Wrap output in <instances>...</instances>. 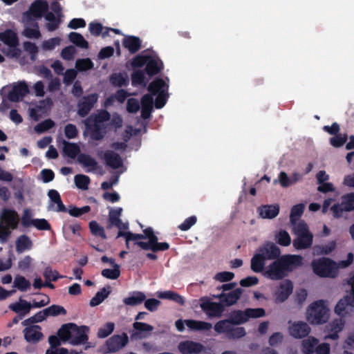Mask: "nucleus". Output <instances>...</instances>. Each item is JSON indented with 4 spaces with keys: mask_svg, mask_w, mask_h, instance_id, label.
<instances>
[{
    "mask_svg": "<svg viewBox=\"0 0 354 354\" xmlns=\"http://www.w3.org/2000/svg\"><path fill=\"white\" fill-rule=\"evenodd\" d=\"M113 225L119 228L117 237H124L128 248H130L131 244L137 245L142 250H151L153 252L164 251L169 248L167 243L158 242V238L153 234L151 228L145 230L143 234H138L128 231V225L122 221L118 222V224Z\"/></svg>",
    "mask_w": 354,
    "mask_h": 354,
    "instance_id": "f257e3e1",
    "label": "nucleus"
},
{
    "mask_svg": "<svg viewBox=\"0 0 354 354\" xmlns=\"http://www.w3.org/2000/svg\"><path fill=\"white\" fill-rule=\"evenodd\" d=\"M168 85L161 79H157L152 82L148 87L151 94L145 95L141 101L142 116L143 118L149 117L153 104V97H156L155 106L157 109L163 107L166 103Z\"/></svg>",
    "mask_w": 354,
    "mask_h": 354,
    "instance_id": "f03ea898",
    "label": "nucleus"
},
{
    "mask_svg": "<svg viewBox=\"0 0 354 354\" xmlns=\"http://www.w3.org/2000/svg\"><path fill=\"white\" fill-rule=\"evenodd\" d=\"M88 328L86 326H78L75 324L69 323L63 325L57 332V335L64 342H68L72 345L86 344V349L92 347L88 340Z\"/></svg>",
    "mask_w": 354,
    "mask_h": 354,
    "instance_id": "7ed1b4c3",
    "label": "nucleus"
},
{
    "mask_svg": "<svg viewBox=\"0 0 354 354\" xmlns=\"http://www.w3.org/2000/svg\"><path fill=\"white\" fill-rule=\"evenodd\" d=\"M330 317V304L324 299L316 300L306 308L305 318L312 325H322L327 323Z\"/></svg>",
    "mask_w": 354,
    "mask_h": 354,
    "instance_id": "20e7f679",
    "label": "nucleus"
},
{
    "mask_svg": "<svg viewBox=\"0 0 354 354\" xmlns=\"http://www.w3.org/2000/svg\"><path fill=\"white\" fill-rule=\"evenodd\" d=\"M281 254L279 248L271 241H266L257 250L251 259V269L255 272H261L266 260L277 259Z\"/></svg>",
    "mask_w": 354,
    "mask_h": 354,
    "instance_id": "39448f33",
    "label": "nucleus"
},
{
    "mask_svg": "<svg viewBox=\"0 0 354 354\" xmlns=\"http://www.w3.org/2000/svg\"><path fill=\"white\" fill-rule=\"evenodd\" d=\"M109 114L106 111H102L95 118L90 117L85 121L86 133L91 134L93 140L102 139L106 133V122L109 119Z\"/></svg>",
    "mask_w": 354,
    "mask_h": 354,
    "instance_id": "423d86ee",
    "label": "nucleus"
},
{
    "mask_svg": "<svg viewBox=\"0 0 354 354\" xmlns=\"http://www.w3.org/2000/svg\"><path fill=\"white\" fill-rule=\"evenodd\" d=\"M292 232L296 236L293 240V246L297 250L306 249L313 243V234L304 221L295 223L292 227Z\"/></svg>",
    "mask_w": 354,
    "mask_h": 354,
    "instance_id": "0eeeda50",
    "label": "nucleus"
},
{
    "mask_svg": "<svg viewBox=\"0 0 354 354\" xmlns=\"http://www.w3.org/2000/svg\"><path fill=\"white\" fill-rule=\"evenodd\" d=\"M0 40L5 45L2 52L6 56L12 59H17L20 57L21 50L18 47L19 39L14 31L7 30L1 32Z\"/></svg>",
    "mask_w": 354,
    "mask_h": 354,
    "instance_id": "6e6552de",
    "label": "nucleus"
},
{
    "mask_svg": "<svg viewBox=\"0 0 354 354\" xmlns=\"http://www.w3.org/2000/svg\"><path fill=\"white\" fill-rule=\"evenodd\" d=\"M19 218L17 213L13 210L5 209L1 214L2 224H0V241H6L10 234V230L17 228Z\"/></svg>",
    "mask_w": 354,
    "mask_h": 354,
    "instance_id": "1a4fd4ad",
    "label": "nucleus"
},
{
    "mask_svg": "<svg viewBox=\"0 0 354 354\" xmlns=\"http://www.w3.org/2000/svg\"><path fill=\"white\" fill-rule=\"evenodd\" d=\"M336 266V262L328 258L315 259L311 263L313 272L320 277H335Z\"/></svg>",
    "mask_w": 354,
    "mask_h": 354,
    "instance_id": "9d476101",
    "label": "nucleus"
},
{
    "mask_svg": "<svg viewBox=\"0 0 354 354\" xmlns=\"http://www.w3.org/2000/svg\"><path fill=\"white\" fill-rule=\"evenodd\" d=\"M28 93V85L24 82H18L3 87L1 95L12 102L21 100Z\"/></svg>",
    "mask_w": 354,
    "mask_h": 354,
    "instance_id": "9b49d317",
    "label": "nucleus"
},
{
    "mask_svg": "<svg viewBox=\"0 0 354 354\" xmlns=\"http://www.w3.org/2000/svg\"><path fill=\"white\" fill-rule=\"evenodd\" d=\"M351 290L347 294L340 299L334 308L336 315L344 317L348 314L351 308H354V274L348 280Z\"/></svg>",
    "mask_w": 354,
    "mask_h": 354,
    "instance_id": "f8f14e48",
    "label": "nucleus"
},
{
    "mask_svg": "<svg viewBox=\"0 0 354 354\" xmlns=\"http://www.w3.org/2000/svg\"><path fill=\"white\" fill-rule=\"evenodd\" d=\"M330 211L335 218L342 217L344 212H354V192L342 196L341 202L333 204Z\"/></svg>",
    "mask_w": 354,
    "mask_h": 354,
    "instance_id": "ddd939ff",
    "label": "nucleus"
},
{
    "mask_svg": "<svg viewBox=\"0 0 354 354\" xmlns=\"http://www.w3.org/2000/svg\"><path fill=\"white\" fill-rule=\"evenodd\" d=\"M293 289V283L289 279L283 280L277 283L272 293L274 302L277 304L285 302L292 294Z\"/></svg>",
    "mask_w": 354,
    "mask_h": 354,
    "instance_id": "4468645a",
    "label": "nucleus"
},
{
    "mask_svg": "<svg viewBox=\"0 0 354 354\" xmlns=\"http://www.w3.org/2000/svg\"><path fill=\"white\" fill-rule=\"evenodd\" d=\"M145 64L149 75L158 73L162 65L161 61L156 56H138L133 62L135 67H140Z\"/></svg>",
    "mask_w": 354,
    "mask_h": 354,
    "instance_id": "2eb2a0df",
    "label": "nucleus"
},
{
    "mask_svg": "<svg viewBox=\"0 0 354 354\" xmlns=\"http://www.w3.org/2000/svg\"><path fill=\"white\" fill-rule=\"evenodd\" d=\"M265 315V310L261 308H248L243 311L234 312L231 315V321L235 324H241L252 318H259Z\"/></svg>",
    "mask_w": 354,
    "mask_h": 354,
    "instance_id": "dca6fc26",
    "label": "nucleus"
},
{
    "mask_svg": "<svg viewBox=\"0 0 354 354\" xmlns=\"http://www.w3.org/2000/svg\"><path fill=\"white\" fill-rule=\"evenodd\" d=\"M175 326L179 332L184 331L185 326L190 330L195 331L209 330L212 327V325L210 323L194 319H178L175 322Z\"/></svg>",
    "mask_w": 354,
    "mask_h": 354,
    "instance_id": "f3484780",
    "label": "nucleus"
},
{
    "mask_svg": "<svg viewBox=\"0 0 354 354\" xmlns=\"http://www.w3.org/2000/svg\"><path fill=\"white\" fill-rule=\"evenodd\" d=\"M261 272L264 277L271 280H279L287 275L279 259L264 266Z\"/></svg>",
    "mask_w": 354,
    "mask_h": 354,
    "instance_id": "a211bd4d",
    "label": "nucleus"
},
{
    "mask_svg": "<svg viewBox=\"0 0 354 354\" xmlns=\"http://www.w3.org/2000/svg\"><path fill=\"white\" fill-rule=\"evenodd\" d=\"M128 341V336L125 333L113 335L106 342L102 351L104 353L116 352L125 346Z\"/></svg>",
    "mask_w": 354,
    "mask_h": 354,
    "instance_id": "6ab92c4d",
    "label": "nucleus"
},
{
    "mask_svg": "<svg viewBox=\"0 0 354 354\" xmlns=\"http://www.w3.org/2000/svg\"><path fill=\"white\" fill-rule=\"evenodd\" d=\"M48 9V3L44 1H37L30 6L28 11L23 15L26 21L28 20L37 21L40 19L42 14Z\"/></svg>",
    "mask_w": 354,
    "mask_h": 354,
    "instance_id": "aec40b11",
    "label": "nucleus"
},
{
    "mask_svg": "<svg viewBox=\"0 0 354 354\" xmlns=\"http://www.w3.org/2000/svg\"><path fill=\"white\" fill-rule=\"evenodd\" d=\"M178 349L182 354H200L205 351V348L199 342L185 340L178 344Z\"/></svg>",
    "mask_w": 354,
    "mask_h": 354,
    "instance_id": "412c9836",
    "label": "nucleus"
},
{
    "mask_svg": "<svg viewBox=\"0 0 354 354\" xmlns=\"http://www.w3.org/2000/svg\"><path fill=\"white\" fill-rule=\"evenodd\" d=\"M344 321L342 318L335 319L330 322L325 328L327 333L324 339L336 340L339 338V333L343 330Z\"/></svg>",
    "mask_w": 354,
    "mask_h": 354,
    "instance_id": "4be33fe9",
    "label": "nucleus"
},
{
    "mask_svg": "<svg viewBox=\"0 0 354 354\" xmlns=\"http://www.w3.org/2000/svg\"><path fill=\"white\" fill-rule=\"evenodd\" d=\"M288 331L290 335L295 338H302L307 336L311 331L309 325L301 321L295 322L289 326Z\"/></svg>",
    "mask_w": 354,
    "mask_h": 354,
    "instance_id": "5701e85b",
    "label": "nucleus"
},
{
    "mask_svg": "<svg viewBox=\"0 0 354 354\" xmlns=\"http://www.w3.org/2000/svg\"><path fill=\"white\" fill-rule=\"evenodd\" d=\"M286 274L302 264L303 258L300 255L287 254L279 258Z\"/></svg>",
    "mask_w": 354,
    "mask_h": 354,
    "instance_id": "b1692460",
    "label": "nucleus"
},
{
    "mask_svg": "<svg viewBox=\"0 0 354 354\" xmlns=\"http://www.w3.org/2000/svg\"><path fill=\"white\" fill-rule=\"evenodd\" d=\"M134 331L132 333L131 339H142L148 337L153 330V327L146 323L135 322L133 324Z\"/></svg>",
    "mask_w": 354,
    "mask_h": 354,
    "instance_id": "393cba45",
    "label": "nucleus"
},
{
    "mask_svg": "<svg viewBox=\"0 0 354 354\" xmlns=\"http://www.w3.org/2000/svg\"><path fill=\"white\" fill-rule=\"evenodd\" d=\"M22 21L24 26L23 35L32 39H38L41 37V32L36 21L28 20L26 21L24 18H22Z\"/></svg>",
    "mask_w": 354,
    "mask_h": 354,
    "instance_id": "a878e982",
    "label": "nucleus"
},
{
    "mask_svg": "<svg viewBox=\"0 0 354 354\" xmlns=\"http://www.w3.org/2000/svg\"><path fill=\"white\" fill-rule=\"evenodd\" d=\"M200 306L209 317L219 316L222 311L221 304L212 302L206 298L201 299Z\"/></svg>",
    "mask_w": 354,
    "mask_h": 354,
    "instance_id": "bb28decb",
    "label": "nucleus"
},
{
    "mask_svg": "<svg viewBox=\"0 0 354 354\" xmlns=\"http://www.w3.org/2000/svg\"><path fill=\"white\" fill-rule=\"evenodd\" d=\"M48 196L50 199L49 209L55 212H65L66 207L63 204L59 194L55 189L48 191Z\"/></svg>",
    "mask_w": 354,
    "mask_h": 354,
    "instance_id": "cd10ccee",
    "label": "nucleus"
},
{
    "mask_svg": "<svg viewBox=\"0 0 354 354\" xmlns=\"http://www.w3.org/2000/svg\"><path fill=\"white\" fill-rule=\"evenodd\" d=\"M257 212L261 218L272 219L279 214V205L278 204L261 205L258 208Z\"/></svg>",
    "mask_w": 354,
    "mask_h": 354,
    "instance_id": "c85d7f7f",
    "label": "nucleus"
},
{
    "mask_svg": "<svg viewBox=\"0 0 354 354\" xmlns=\"http://www.w3.org/2000/svg\"><path fill=\"white\" fill-rule=\"evenodd\" d=\"M98 96L97 94H91L84 97L78 104V113L81 116L88 114L91 107L97 102Z\"/></svg>",
    "mask_w": 354,
    "mask_h": 354,
    "instance_id": "c756f323",
    "label": "nucleus"
},
{
    "mask_svg": "<svg viewBox=\"0 0 354 354\" xmlns=\"http://www.w3.org/2000/svg\"><path fill=\"white\" fill-rule=\"evenodd\" d=\"M24 335L25 339L29 343H36L43 337L41 328L36 325L26 328L24 330Z\"/></svg>",
    "mask_w": 354,
    "mask_h": 354,
    "instance_id": "7c9ffc66",
    "label": "nucleus"
},
{
    "mask_svg": "<svg viewBox=\"0 0 354 354\" xmlns=\"http://www.w3.org/2000/svg\"><path fill=\"white\" fill-rule=\"evenodd\" d=\"M16 250L19 253H22L26 250H30L32 248V242L30 237L26 235L19 236L15 241Z\"/></svg>",
    "mask_w": 354,
    "mask_h": 354,
    "instance_id": "2f4dec72",
    "label": "nucleus"
},
{
    "mask_svg": "<svg viewBox=\"0 0 354 354\" xmlns=\"http://www.w3.org/2000/svg\"><path fill=\"white\" fill-rule=\"evenodd\" d=\"M88 28L92 35H99L100 34H102L103 37H105L109 31L113 32L116 34L120 33V30L118 29L104 28L102 24L95 22L91 23Z\"/></svg>",
    "mask_w": 354,
    "mask_h": 354,
    "instance_id": "473e14b6",
    "label": "nucleus"
},
{
    "mask_svg": "<svg viewBox=\"0 0 354 354\" xmlns=\"http://www.w3.org/2000/svg\"><path fill=\"white\" fill-rule=\"evenodd\" d=\"M319 343L318 339L310 336L302 341L301 351L304 354H313L315 352L316 347Z\"/></svg>",
    "mask_w": 354,
    "mask_h": 354,
    "instance_id": "72a5a7b5",
    "label": "nucleus"
},
{
    "mask_svg": "<svg viewBox=\"0 0 354 354\" xmlns=\"http://www.w3.org/2000/svg\"><path fill=\"white\" fill-rule=\"evenodd\" d=\"M242 293L243 290L241 288H237L227 295H221L219 296H216V297L221 299V301L225 302L227 305H232L236 303V301L240 298Z\"/></svg>",
    "mask_w": 354,
    "mask_h": 354,
    "instance_id": "f704fd0d",
    "label": "nucleus"
},
{
    "mask_svg": "<svg viewBox=\"0 0 354 354\" xmlns=\"http://www.w3.org/2000/svg\"><path fill=\"white\" fill-rule=\"evenodd\" d=\"M274 240L279 245L283 247H287L291 243V237L284 230H279L274 233Z\"/></svg>",
    "mask_w": 354,
    "mask_h": 354,
    "instance_id": "c9c22d12",
    "label": "nucleus"
},
{
    "mask_svg": "<svg viewBox=\"0 0 354 354\" xmlns=\"http://www.w3.org/2000/svg\"><path fill=\"white\" fill-rule=\"evenodd\" d=\"M146 299L145 295L142 292H134L124 299V303L129 306H137L142 304Z\"/></svg>",
    "mask_w": 354,
    "mask_h": 354,
    "instance_id": "e433bc0d",
    "label": "nucleus"
},
{
    "mask_svg": "<svg viewBox=\"0 0 354 354\" xmlns=\"http://www.w3.org/2000/svg\"><path fill=\"white\" fill-rule=\"evenodd\" d=\"M78 160L86 171H92L97 169V162L94 158L88 155H81Z\"/></svg>",
    "mask_w": 354,
    "mask_h": 354,
    "instance_id": "4c0bfd02",
    "label": "nucleus"
},
{
    "mask_svg": "<svg viewBox=\"0 0 354 354\" xmlns=\"http://www.w3.org/2000/svg\"><path fill=\"white\" fill-rule=\"evenodd\" d=\"M123 45L131 53H135L138 50L140 47V41L138 37L128 36L124 37Z\"/></svg>",
    "mask_w": 354,
    "mask_h": 354,
    "instance_id": "58836bf2",
    "label": "nucleus"
},
{
    "mask_svg": "<svg viewBox=\"0 0 354 354\" xmlns=\"http://www.w3.org/2000/svg\"><path fill=\"white\" fill-rule=\"evenodd\" d=\"M10 308L17 313H28L31 308V303L20 299L19 301L11 304Z\"/></svg>",
    "mask_w": 354,
    "mask_h": 354,
    "instance_id": "ea45409f",
    "label": "nucleus"
},
{
    "mask_svg": "<svg viewBox=\"0 0 354 354\" xmlns=\"http://www.w3.org/2000/svg\"><path fill=\"white\" fill-rule=\"evenodd\" d=\"M104 159L107 165L113 167L119 168L122 165V159L120 157L112 151H108L104 153Z\"/></svg>",
    "mask_w": 354,
    "mask_h": 354,
    "instance_id": "a19ab883",
    "label": "nucleus"
},
{
    "mask_svg": "<svg viewBox=\"0 0 354 354\" xmlns=\"http://www.w3.org/2000/svg\"><path fill=\"white\" fill-rule=\"evenodd\" d=\"M156 295L160 299H171L180 305H183L185 302L183 297L171 290L158 292Z\"/></svg>",
    "mask_w": 354,
    "mask_h": 354,
    "instance_id": "79ce46f5",
    "label": "nucleus"
},
{
    "mask_svg": "<svg viewBox=\"0 0 354 354\" xmlns=\"http://www.w3.org/2000/svg\"><path fill=\"white\" fill-rule=\"evenodd\" d=\"M300 178L299 175H295V180H292L284 171H281L278 176L277 179L274 180L273 183L277 184L279 183L281 187H288L291 185L294 182Z\"/></svg>",
    "mask_w": 354,
    "mask_h": 354,
    "instance_id": "37998d69",
    "label": "nucleus"
},
{
    "mask_svg": "<svg viewBox=\"0 0 354 354\" xmlns=\"http://www.w3.org/2000/svg\"><path fill=\"white\" fill-rule=\"evenodd\" d=\"M110 288H103L100 291L97 292L96 295L91 299L90 305L91 306H95L101 304L109 295Z\"/></svg>",
    "mask_w": 354,
    "mask_h": 354,
    "instance_id": "c03bdc74",
    "label": "nucleus"
},
{
    "mask_svg": "<svg viewBox=\"0 0 354 354\" xmlns=\"http://www.w3.org/2000/svg\"><path fill=\"white\" fill-rule=\"evenodd\" d=\"M232 323L229 320H222L217 322L214 325V330L218 333H227L229 336L231 329H232Z\"/></svg>",
    "mask_w": 354,
    "mask_h": 354,
    "instance_id": "a18cd8bd",
    "label": "nucleus"
},
{
    "mask_svg": "<svg viewBox=\"0 0 354 354\" xmlns=\"http://www.w3.org/2000/svg\"><path fill=\"white\" fill-rule=\"evenodd\" d=\"M63 151L66 156L70 158H75L79 153L80 149L75 144L64 142Z\"/></svg>",
    "mask_w": 354,
    "mask_h": 354,
    "instance_id": "49530a36",
    "label": "nucleus"
},
{
    "mask_svg": "<svg viewBox=\"0 0 354 354\" xmlns=\"http://www.w3.org/2000/svg\"><path fill=\"white\" fill-rule=\"evenodd\" d=\"M76 187L82 190H86L88 188L90 179L87 176L83 174L76 175L74 178Z\"/></svg>",
    "mask_w": 354,
    "mask_h": 354,
    "instance_id": "de8ad7c7",
    "label": "nucleus"
},
{
    "mask_svg": "<svg viewBox=\"0 0 354 354\" xmlns=\"http://www.w3.org/2000/svg\"><path fill=\"white\" fill-rule=\"evenodd\" d=\"M304 209V204H297L296 205H294L292 207L291 212H290V220L293 225L295 223H297L296 221L303 214Z\"/></svg>",
    "mask_w": 354,
    "mask_h": 354,
    "instance_id": "09e8293b",
    "label": "nucleus"
},
{
    "mask_svg": "<svg viewBox=\"0 0 354 354\" xmlns=\"http://www.w3.org/2000/svg\"><path fill=\"white\" fill-rule=\"evenodd\" d=\"M14 287L21 291H26L30 287V283L23 276H17L14 279Z\"/></svg>",
    "mask_w": 354,
    "mask_h": 354,
    "instance_id": "8fccbe9b",
    "label": "nucleus"
},
{
    "mask_svg": "<svg viewBox=\"0 0 354 354\" xmlns=\"http://www.w3.org/2000/svg\"><path fill=\"white\" fill-rule=\"evenodd\" d=\"M70 41L80 48H87L88 43L83 36L77 32H71L68 35Z\"/></svg>",
    "mask_w": 354,
    "mask_h": 354,
    "instance_id": "3c124183",
    "label": "nucleus"
},
{
    "mask_svg": "<svg viewBox=\"0 0 354 354\" xmlns=\"http://www.w3.org/2000/svg\"><path fill=\"white\" fill-rule=\"evenodd\" d=\"M113 266L112 269H104L102 271V274L103 277L110 279H116L119 277L120 274V267L118 264L115 263L111 265Z\"/></svg>",
    "mask_w": 354,
    "mask_h": 354,
    "instance_id": "603ef678",
    "label": "nucleus"
},
{
    "mask_svg": "<svg viewBox=\"0 0 354 354\" xmlns=\"http://www.w3.org/2000/svg\"><path fill=\"white\" fill-rule=\"evenodd\" d=\"M110 81L112 84L117 86H122L126 85L129 79L127 75L121 74V73H115L111 76Z\"/></svg>",
    "mask_w": 354,
    "mask_h": 354,
    "instance_id": "864d4df0",
    "label": "nucleus"
},
{
    "mask_svg": "<svg viewBox=\"0 0 354 354\" xmlns=\"http://www.w3.org/2000/svg\"><path fill=\"white\" fill-rule=\"evenodd\" d=\"M336 243L335 241L329 242L322 247L317 246L314 248V254H326L335 250Z\"/></svg>",
    "mask_w": 354,
    "mask_h": 354,
    "instance_id": "5fc2aeb1",
    "label": "nucleus"
},
{
    "mask_svg": "<svg viewBox=\"0 0 354 354\" xmlns=\"http://www.w3.org/2000/svg\"><path fill=\"white\" fill-rule=\"evenodd\" d=\"M115 324L113 322H107L101 326L97 332V337L100 338H105L108 337L113 331Z\"/></svg>",
    "mask_w": 354,
    "mask_h": 354,
    "instance_id": "6e6d98bb",
    "label": "nucleus"
},
{
    "mask_svg": "<svg viewBox=\"0 0 354 354\" xmlns=\"http://www.w3.org/2000/svg\"><path fill=\"white\" fill-rule=\"evenodd\" d=\"M46 20L48 21L46 27L48 30L53 31L58 27L60 20L59 17H55L53 14L48 13L45 16Z\"/></svg>",
    "mask_w": 354,
    "mask_h": 354,
    "instance_id": "4d7b16f0",
    "label": "nucleus"
},
{
    "mask_svg": "<svg viewBox=\"0 0 354 354\" xmlns=\"http://www.w3.org/2000/svg\"><path fill=\"white\" fill-rule=\"evenodd\" d=\"M75 67L80 71H87L93 67V63L88 58L80 59L76 61Z\"/></svg>",
    "mask_w": 354,
    "mask_h": 354,
    "instance_id": "13d9d810",
    "label": "nucleus"
},
{
    "mask_svg": "<svg viewBox=\"0 0 354 354\" xmlns=\"http://www.w3.org/2000/svg\"><path fill=\"white\" fill-rule=\"evenodd\" d=\"M60 44V39L58 37L51 38L44 41L41 44V48L44 50H52Z\"/></svg>",
    "mask_w": 354,
    "mask_h": 354,
    "instance_id": "bf43d9fd",
    "label": "nucleus"
},
{
    "mask_svg": "<svg viewBox=\"0 0 354 354\" xmlns=\"http://www.w3.org/2000/svg\"><path fill=\"white\" fill-rule=\"evenodd\" d=\"M132 84L134 85L145 86L146 80L145 73L142 71H136L132 75Z\"/></svg>",
    "mask_w": 354,
    "mask_h": 354,
    "instance_id": "052dcab7",
    "label": "nucleus"
},
{
    "mask_svg": "<svg viewBox=\"0 0 354 354\" xmlns=\"http://www.w3.org/2000/svg\"><path fill=\"white\" fill-rule=\"evenodd\" d=\"M24 50L29 54L32 60H35L36 59L37 55L38 53V48L37 46L30 41H26L24 44Z\"/></svg>",
    "mask_w": 354,
    "mask_h": 354,
    "instance_id": "680f3d73",
    "label": "nucleus"
},
{
    "mask_svg": "<svg viewBox=\"0 0 354 354\" xmlns=\"http://www.w3.org/2000/svg\"><path fill=\"white\" fill-rule=\"evenodd\" d=\"M354 255L353 253L349 252L347 256L346 259L345 260L340 261L339 262H336V276L338 274V271L339 269H344L347 267H348L352 262L353 261Z\"/></svg>",
    "mask_w": 354,
    "mask_h": 354,
    "instance_id": "e2e57ef3",
    "label": "nucleus"
},
{
    "mask_svg": "<svg viewBox=\"0 0 354 354\" xmlns=\"http://www.w3.org/2000/svg\"><path fill=\"white\" fill-rule=\"evenodd\" d=\"M354 255L353 253L349 252L347 256L346 259L345 260L340 261L339 262H336V276L338 274V271L339 269H344L347 267H348L352 262L353 261Z\"/></svg>",
    "mask_w": 354,
    "mask_h": 354,
    "instance_id": "0e129e2a",
    "label": "nucleus"
},
{
    "mask_svg": "<svg viewBox=\"0 0 354 354\" xmlns=\"http://www.w3.org/2000/svg\"><path fill=\"white\" fill-rule=\"evenodd\" d=\"M46 312L49 316H57L59 315H66V311L64 307L58 305H53L46 308Z\"/></svg>",
    "mask_w": 354,
    "mask_h": 354,
    "instance_id": "69168bd1",
    "label": "nucleus"
},
{
    "mask_svg": "<svg viewBox=\"0 0 354 354\" xmlns=\"http://www.w3.org/2000/svg\"><path fill=\"white\" fill-rule=\"evenodd\" d=\"M46 112V110L41 106H38L36 108H31L29 110L30 118L35 120H38Z\"/></svg>",
    "mask_w": 354,
    "mask_h": 354,
    "instance_id": "338daca9",
    "label": "nucleus"
},
{
    "mask_svg": "<svg viewBox=\"0 0 354 354\" xmlns=\"http://www.w3.org/2000/svg\"><path fill=\"white\" fill-rule=\"evenodd\" d=\"M33 259L30 256H25L18 262V268L23 271L27 270L30 268Z\"/></svg>",
    "mask_w": 354,
    "mask_h": 354,
    "instance_id": "774afa93",
    "label": "nucleus"
}]
</instances>
